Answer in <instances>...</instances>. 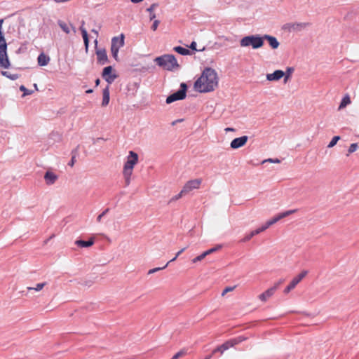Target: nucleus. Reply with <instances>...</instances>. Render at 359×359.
Returning <instances> with one entry per match:
<instances>
[{"label":"nucleus","mask_w":359,"mask_h":359,"mask_svg":"<svg viewBox=\"0 0 359 359\" xmlns=\"http://www.w3.org/2000/svg\"><path fill=\"white\" fill-rule=\"evenodd\" d=\"M1 49H7V43L3 33L0 34V50Z\"/></svg>","instance_id":"nucleus-34"},{"label":"nucleus","mask_w":359,"mask_h":359,"mask_svg":"<svg viewBox=\"0 0 359 359\" xmlns=\"http://www.w3.org/2000/svg\"><path fill=\"white\" fill-rule=\"evenodd\" d=\"M339 140H340V137L339 136H334V137H333L332 139L331 140V141L330 142V143L328 144L327 147L328 148L333 147L337 143V142Z\"/></svg>","instance_id":"nucleus-35"},{"label":"nucleus","mask_w":359,"mask_h":359,"mask_svg":"<svg viewBox=\"0 0 359 359\" xmlns=\"http://www.w3.org/2000/svg\"><path fill=\"white\" fill-rule=\"evenodd\" d=\"M124 34H121L119 36H114L111 39V48H117L119 50L124 46Z\"/></svg>","instance_id":"nucleus-14"},{"label":"nucleus","mask_w":359,"mask_h":359,"mask_svg":"<svg viewBox=\"0 0 359 359\" xmlns=\"http://www.w3.org/2000/svg\"><path fill=\"white\" fill-rule=\"evenodd\" d=\"M138 162V155L137 153L133 151H130L128 156H127V160L123 165V170L133 171L134 166Z\"/></svg>","instance_id":"nucleus-6"},{"label":"nucleus","mask_w":359,"mask_h":359,"mask_svg":"<svg viewBox=\"0 0 359 359\" xmlns=\"http://www.w3.org/2000/svg\"><path fill=\"white\" fill-rule=\"evenodd\" d=\"M358 149V144L357 143H352L348 149V154L346 156H348L350 154L355 152Z\"/></svg>","instance_id":"nucleus-32"},{"label":"nucleus","mask_w":359,"mask_h":359,"mask_svg":"<svg viewBox=\"0 0 359 359\" xmlns=\"http://www.w3.org/2000/svg\"><path fill=\"white\" fill-rule=\"evenodd\" d=\"M109 95V87L107 86L105 88L103 89L102 106L105 107L109 104L110 100Z\"/></svg>","instance_id":"nucleus-22"},{"label":"nucleus","mask_w":359,"mask_h":359,"mask_svg":"<svg viewBox=\"0 0 359 359\" xmlns=\"http://www.w3.org/2000/svg\"><path fill=\"white\" fill-rule=\"evenodd\" d=\"M284 282L283 279L279 280L276 283H275L273 287H276V290L278 289L280 285H281Z\"/></svg>","instance_id":"nucleus-49"},{"label":"nucleus","mask_w":359,"mask_h":359,"mask_svg":"<svg viewBox=\"0 0 359 359\" xmlns=\"http://www.w3.org/2000/svg\"><path fill=\"white\" fill-rule=\"evenodd\" d=\"M189 48L191 50H196V43L195 41H192L191 43L190 44V46H189Z\"/></svg>","instance_id":"nucleus-50"},{"label":"nucleus","mask_w":359,"mask_h":359,"mask_svg":"<svg viewBox=\"0 0 359 359\" xmlns=\"http://www.w3.org/2000/svg\"><path fill=\"white\" fill-rule=\"evenodd\" d=\"M76 162V155L73 154L71 161L69 162L68 165L71 167H72Z\"/></svg>","instance_id":"nucleus-47"},{"label":"nucleus","mask_w":359,"mask_h":359,"mask_svg":"<svg viewBox=\"0 0 359 359\" xmlns=\"http://www.w3.org/2000/svg\"><path fill=\"white\" fill-rule=\"evenodd\" d=\"M243 340H244V338L242 337H239L238 338L229 340V341H226L225 343H224L223 344H222L221 346H218L217 348H215L212 351V354H214L217 352H220L221 354H222L225 351L229 349L230 347H233L235 344H237L243 341Z\"/></svg>","instance_id":"nucleus-5"},{"label":"nucleus","mask_w":359,"mask_h":359,"mask_svg":"<svg viewBox=\"0 0 359 359\" xmlns=\"http://www.w3.org/2000/svg\"><path fill=\"white\" fill-rule=\"evenodd\" d=\"M201 183V179H194L189 180L184 185L182 188V192H185L186 194H187L194 189H198L200 188Z\"/></svg>","instance_id":"nucleus-9"},{"label":"nucleus","mask_w":359,"mask_h":359,"mask_svg":"<svg viewBox=\"0 0 359 359\" xmlns=\"http://www.w3.org/2000/svg\"><path fill=\"white\" fill-rule=\"evenodd\" d=\"M53 236L54 235L51 236L47 241H45V243H46L50 239L53 238Z\"/></svg>","instance_id":"nucleus-63"},{"label":"nucleus","mask_w":359,"mask_h":359,"mask_svg":"<svg viewBox=\"0 0 359 359\" xmlns=\"http://www.w3.org/2000/svg\"><path fill=\"white\" fill-rule=\"evenodd\" d=\"M280 220L278 215L272 218L271 219L267 221L265 224H264V226L266 229H267L270 226L273 225V224L276 223Z\"/></svg>","instance_id":"nucleus-30"},{"label":"nucleus","mask_w":359,"mask_h":359,"mask_svg":"<svg viewBox=\"0 0 359 359\" xmlns=\"http://www.w3.org/2000/svg\"><path fill=\"white\" fill-rule=\"evenodd\" d=\"M212 355L207 356L205 359H211Z\"/></svg>","instance_id":"nucleus-64"},{"label":"nucleus","mask_w":359,"mask_h":359,"mask_svg":"<svg viewBox=\"0 0 359 359\" xmlns=\"http://www.w3.org/2000/svg\"><path fill=\"white\" fill-rule=\"evenodd\" d=\"M248 140V137L246 135L235 138L231 141V142L230 144L231 148H232L233 149H238V148L244 146L246 144Z\"/></svg>","instance_id":"nucleus-12"},{"label":"nucleus","mask_w":359,"mask_h":359,"mask_svg":"<svg viewBox=\"0 0 359 359\" xmlns=\"http://www.w3.org/2000/svg\"><path fill=\"white\" fill-rule=\"evenodd\" d=\"M276 291V287H271L266 290L264 292L259 295V299L262 302H266L269 298L273 296Z\"/></svg>","instance_id":"nucleus-20"},{"label":"nucleus","mask_w":359,"mask_h":359,"mask_svg":"<svg viewBox=\"0 0 359 359\" xmlns=\"http://www.w3.org/2000/svg\"><path fill=\"white\" fill-rule=\"evenodd\" d=\"M263 45V38L258 34L244 36L240 41V46L241 47L251 46L253 49H258L262 47Z\"/></svg>","instance_id":"nucleus-3"},{"label":"nucleus","mask_w":359,"mask_h":359,"mask_svg":"<svg viewBox=\"0 0 359 359\" xmlns=\"http://www.w3.org/2000/svg\"><path fill=\"white\" fill-rule=\"evenodd\" d=\"M206 257V255L205 253L203 252L202 254H201L200 255L196 257L195 258H194L191 262L192 263L194 264H196L198 262H201L202 261L205 257Z\"/></svg>","instance_id":"nucleus-36"},{"label":"nucleus","mask_w":359,"mask_h":359,"mask_svg":"<svg viewBox=\"0 0 359 359\" xmlns=\"http://www.w3.org/2000/svg\"><path fill=\"white\" fill-rule=\"evenodd\" d=\"M155 18H156V15L154 13H151L150 15V20H153Z\"/></svg>","instance_id":"nucleus-54"},{"label":"nucleus","mask_w":359,"mask_h":359,"mask_svg":"<svg viewBox=\"0 0 359 359\" xmlns=\"http://www.w3.org/2000/svg\"><path fill=\"white\" fill-rule=\"evenodd\" d=\"M84 24H85V22L82 21L81 26L80 27L79 29H80L82 36H83L86 51L87 52L88 50V46H89V39H88V34L87 30L83 27Z\"/></svg>","instance_id":"nucleus-18"},{"label":"nucleus","mask_w":359,"mask_h":359,"mask_svg":"<svg viewBox=\"0 0 359 359\" xmlns=\"http://www.w3.org/2000/svg\"><path fill=\"white\" fill-rule=\"evenodd\" d=\"M112 67L107 66L104 68L102 76L103 79L109 83H112L114 80L116 79L117 75L115 74H112Z\"/></svg>","instance_id":"nucleus-10"},{"label":"nucleus","mask_w":359,"mask_h":359,"mask_svg":"<svg viewBox=\"0 0 359 359\" xmlns=\"http://www.w3.org/2000/svg\"><path fill=\"white\" fill-rule=\"evenodd\" d=\"M181 121H182V119H177V120L173 121L172 124L175 125V123H177L178 122H181Z\"/></svg>","instance_id":"nucleus-57"},{"label":"nucleus","mask_w":359,"mask_h":359,"mask_svg":"<svg viewBox=\"0 0 359 359\" xmlns=\"http://www.w3.org/2000/svg\"><path fill=\"white\" fill-rule=\"evenodd\" d=\"M75 244L81 248H88L94 244V238H90L89 241L77 240Z\"/></svg>","instance_id":"nucleus-23"},{"label":"nucleus","mask_w":359,"mask_h":359,"mask_svg":"<svg viewBox=\"0 0 359 359\" xmlns=\"http://www.w3.org/2000/svg\"><path fill=\"white\" fill-rule=\"evenodd\" d=\"M295 212H296V210H287V211H285V212L278 214V216L279 219H281L287 216H289L290 215H291Z\"/></svg>","instance_id":"nucleus-33"},{"label":"nucleus","mask_w":359,"mask_h":359,"mask_svg":"<svg viewBox=\"0 0 359 359\" xmlns=\"http://www.w3.org/2000/svg\"><path fill=\"white\" fill-rule=\"evenodd\" d=\"M262 38H263V41L264 40L268 41L269 46L273 49H276L278 48L280 43L278 42V41L277 40V39L275 36L268 35V34H264L262 36Z\"/></svg>","instance_id":"nucleus-16"},{"label":"nucleus","mask_w":359,"mask_h":359,"mask_svg":"<svg viewBox=\"0 0 359 359\" xmlns=\"http://www.w3.org/2000/svg\"><path fill=\"white\" fill-rule=\"evenodd\" d=\"M71 25V27H72V29H73L74 32L75 33V32H76L75 27H74V26H72V25Z\"/></svg>","instance_id":"nucleus-62"},{"label":"nucleus","mask_w":359,"mask_h":359,"mask_svg":"<svg viewBox=\"0 0 359 359\" xmlns=\"http://www.w3.org/2000/svg\"><path fill=\"white\" fill-rule=\"evenodd\" d=\"M156 6H157V4H151V5L150 6V7H149V8H148L147 9V11L148 12H149L150 13H151L153 12V11L155 9V8H156Z\"/></svg>","instance_id":"nucleus-48"},{"label":"nucleus","mask_w":359,"mask_h":359,"mask_svg":"<svg viewBox=\"0 0 359 359\" xmlns=\"http://www.w3.org/2000/svg\"><path fill=\"white\" fill-rule=\"evenodd\" d=\"M236 288V286L226 287L222 292V296H224L227 292L233 291Z\"/></svg>","instance_id":"nucleus-44"},{"label":"nucleus","mask_w":359,"mask_h":359,"mask_svg":"<svg viewBox=\"0 0 359 359\" xmlns=\"http://www.w3.org/2000/svg\"><path fill=\"white\" fill-rule=\"evenodd\" d=\"M130 1L133 4H137V3L141 2L142 1L141 0H130Z\"/></svg>","instance_id":"nucleus-56"},{"label":"nucleus","mask_w":359,"mask_h":359,"mask_svg":"<svg viewBox=\"0 0 359 359\" xmlns=\"http://www.w3.org/2000/svg\"><path fill=\"white\" fill-rule=\"evenodd\" d=\"M132 174L133 171L123 170V175L125 180L126 187H128L130 184Z\"/></svg>","instance_id":"nucleus-25"},{"label":"nucleus","mask_w":359,"mask_h":359,"mask_svg":"<svg viewBox=\"0 0 359 359\" xmlns=\"http://www.w3.org/2000/svg\"><path fill=\"white\" fill-rule=\"evenodd\" d=\"M310 25L311 23L309 22H290L285 24L284 25V29H287L289 32H299L305 29Z\"/></svg>","instance_id":"nucleus-7"},{"label":"nucleus","mask_w":359,"mask_h":359,"mask_svg":"<svg viewBox=\"0 0 359 359\" xmlns=\"http://www.w3.org/2000/svg\"><path fill=\"white\" fill-rule=\"evenodd\" d=\"M46 285V283L43 282V283H37L34 287H27V289L29 291L34 290L36 292H39V291H41Z\"/></svg>","instance_id":"nucleus-28"},{"label":"nucleus","mask_w":359,"mask_h":359,"mask_svg":"<svg viewBox=\"0 0 359 359\" xmlns=\"http://www.w3.org/2000/svg\"><path fill=\"white\" fill-rule=\"evenodd\" d=\"M93 93V90L92 89H89L88 90H86V93Z\"/></svg>","instance_id":"nucleus-61"},{"label":"nucleus","mask_w":359,"mask_h":359,"mask_svg":"<svg viewBox=\"0 0 359 359\" xmlns=\"http://www.w3.org/2000/svg\"><path fill=\"white\" fill-rule=\"evenodd\" d=\"M217 85L218 76L216 71L212 68H205L195 81L194 89L199 93H208L213 91Z\"/></svg>","instance_id":"nucleus-1"},{"label":"nucleus","mask_w":359,"mask_h":359,"mask_svg":"<svg viewBox=\"0 0 359 359\" xmlns=\"http://www.w3.org/2000/svg\"><path fill=\"white\" fill-rule=\"evenodd\" d=\"M58 176L53 172L48 170L45 172L44 180L47 185H52L57 180Z\"/></svg>","instance_id":"nucleus-15"},{"label":"nucleus","mask_w":359,"mask_h":359,"mask_svg":"<svg viewBox=\"0 0 359 359\" xmlns=\"http://www.w3.org/2000/svg\"><path fill=\"white\" fill-rule=\"evenodd\" d=\"M154 62L163 69L170 72H173L180 67L175 55L170 54H165L157 57L154 59Z\"/></svg>","instance_id":"nucleus-2"},{"label":"nucleus","mask_w":359,"mask_h":359,"mask_svg":"<svg viewBox=\"0 0 359 359\" xmlns=\"http://www.w3.org/2000/svg\"><path fill=\"white\" fill-rule=\"evenodd\" d=\"M91 32L94 33L97 36H98V32L96 29H93Z\"/></svg>","instance_id":"nucleus-55"},{"label":"nucleus","mask_w":359,"mask_h":359,"mask_svg":"<svg viewBox=\"0 0 359 359\" xmlns=\"http://www.w3.org/2000/svg\"><path fill=\"white\" fill-rule=\"evenodd\" d=\"M20 91L23 92V95L22 96L29 95H31L33 93L32 90H29L27 89L24 86H20Z\"/></svg>","instance_id":"nucleus-38"},{"label":"nucleus","mask_w":359,"mask_h":359,"mask_svg":"<svg viewBox=\"0 0 359 359\" xmlns=\"http://www.w3.org/2000/svg\"><path fill=\"white\" fill-rule=\"evenodd\" d=\"M187 90V84L185 83H182L180 84V89L179 90L168 96L166 98V103L170 104L175 101L184 99L186 97Z\"/></svg>","instance_id":"nucleus-4"},{"label":"nucleus","mask_w":359,"mask_h":359,"mask_svg":"<svg viewBox=\"0 0 359 359\" xmlns=\"http://www.w3.org/2000/svg\"><path fill=\"white\" fill-rule=\"evenodd\" d=\"M294 69L292 67H287L286 69V72L284 75V82L286 83L287 80L290 79L292 73L293 72Z\"/></svg>","instance_id":"nucleus-31"},{"label":"nucleus","mask_w":359,"mask_h":359,"mask_svg":"<svg viewBox=\"0 0 359 359\" xmlns=\"http://www.w3.org/2000/svg\"><path fill=\"white\" fill-rule=\"evenodd\" d=\"M7 49L0 50V67L8 69L9 68L11 63L8 57Z\"/></svg>","instance_id":"nucleus-13"},{"label":"nucleus","mask_w":359,"mask_h":359,"mask_svg":"<svg viewBox=\"0 0 359 359\" xmlns=\"http://www.w3.org/2000/svg\"><path fill=\"white\" fill-rule=\"evenodd\" d=\"M233 130H234V129L232 128H225V131H226V132L227 131H233Z\"/></svg>","instance_id":"nucleus-58"},{"label":"nucleus","mask_w":359,"mask_h":359,"mask_svg":"<svg viewBox=\"0 0 359 359\" xmlns=\"http://www.w3.org/2000/svg\"><path fill=\"white\" fill-rule=\"evenodd\" d=\"M118 51L119 50L117 49V48H111V52L113 57L115 59V60L118 61Z\"/></svg>","instance_id":"nucleus-37"},{"label":"nucleus","mask_w":359,"mask_h":359,"mask_svg":"<svg viewBox=\"0 0 359 359\" xmlns=\"http://www.w3.org/2000/svg\"><path fill=\"white\" fill-rule=\"evenodd\" d=\"M1 74L12 81H15L19 78V75L18 74H11L6 71H2Z\"/></svg>","instance_id":"nucleus-29"},{"label":"nucleus","mask_w":359,"mask_h":359,"mask_svg":"<svg viewBox=\"0 0 359 359\" xmlns=\"http://www.w3.org/2000/svg\"><path fill=\"white\" fill-rule=\"evenodd\" d=\"M51 137H56L58 140H60V135L57 133H53L50 135Z\"/></svg>","instance_id":"nucleus-52"},{"label":"nucleus","mask_w":359,"mask_h":359,"mask_svg":"<svg viewBox=\"0 0 359 359\" xmlns=\"http://www.w3.org/2000/svg\"><path fill=\"white\" fill-rule=\"evenodd\" d=\"M159 22H160L158 20H155L154 21V22H153L152 26H151V29L154 30V31L156 30L157 28H158V26L159 25Z\"/></svg>","instance_id":"nucleus-46"},{"label":"nucleus","mask_w":359,"mask_h":359,"mask_svg":"<svg viewBox=\"0 0 359 359\" xmlns=\"http://www.w3.org/2000/svg\"><path fill=\"white\" fill-rule=\"evenodd\" d=\"M109 209L107 208L100 215H99L97 217V222H100L102 220V218L109 212Z\"/></svg>","instance_id":"nucleus-43"},{"label":"nucleus","mask_w":359,"mask_h":359,"mask_svg":"<svg viewBox=\"0 0 359 359\" xmlns=\"http://www.w3.org/2000/svg\"><path fill=\"white\" fill-rule=\"evenodd\" d=\"M307 271H302L299 275L295 276L290 283V284L285 288L284 293L288 294L292 290H293L297 285L307 275Z\"/></svg>","instance_id":"nucleus-8"},{"label":"nucleus","mask_w":359,"mask_h":359,"mask_svg":"<svg viewBox=\"0 0 359 359\" xmlns=\"http://www.w3.org/2000/svg\"><path fill=\"white\" fill-rule=\"evenodd\" d=\"M183 195H186V193L185 192H182V189L181 191L178 194H177V195L174 196L173 197H172V198L170 199V202L177 201Z\"/></svg>","instance_id":"nucleus-40"},{"label":"nucleus","mask_w":359,"mask_h":359,"mask_svg":"<svg viewBox=\"0 0 359 359\" xmlns=\"http://www.w3.org/2000/svg\"><path fill=\"white\" fill-rule=\"evenodd\" d=\"M37 62L39 66H46L50 62V57L45 53H41L37 57Z\"/></svg>","instance_id":"nucleus-21"},{"label":"nucleus","mask_w":359,"mask_h":359,"mask_svg":"<svg viewBox=\"0 0 359 359\" xmlns=\"http://www.w3.org/2000/svg\"><path fill=\"white\" fill-rule=\"evenodd\" d=\"M186 250V248H184L181 249L175 255V258H177L184 250Z\"/></svg>","instance_id":"nucleus-51"},{"label":"nucleus","mask_w":359,"mask_h":359,"mask_svg":"<svg viewBox=\"0 0 359 359\" xmlns=\"http://www.w3.org/2000/svg\"><path fill=\"white\" fill-rule=\"evenodd\" d=\"M174 50L182 55H188L190 54V50L182 46H176Z\"/></svg>","instance_id":"nucleus-27"},{"label":"nucleus","mask_w":359,"mask_h":359,"mask_svg":"<svg viewBox=\"0 0 359 359\" xmlns=\"http://www.w3.org/2000/svg\"><path fill=\"white\" fill-rule=\"evenodd\" d=\"M57 25H59V27L62 29V30L64 32H65L66 34L70 33V31H71L70 27L66 22H65L62 20H59L57 21Z\"/></svg>","instance_id":"nucleus-26"},{"label":"nucleus","mask_w":359,"mask_h":359,"mask_svg":"<svg viewBox=\"0 0 359 359\" xmlns=\"http://www.w3.org/2000/svg\"><path fill=\"white\" fill-rule=\"evenodd\" d=\"M186 352L184 351H180L179 352L176 353L171 359H178L179 358L184 355Z\"/></svg>","instance_id":"nucleus-42"},{"label":"nucleus","mask_w":359,"mask_h":359,"mask_svg":"<svg viewBox=\"0 0 359 359\" xmlns=\"http://www.w3.org/2000/svg\"><path fill=\"white\" fill-rule=\"evenodd\" d=\"M168 265V263H167L163 267H156V268H154V269H151L150 270H149L148 271V274H152V273H154L160 270H162V269H165Z\"/></svg>","instance_id":"nucleus-39"},{"label":"nucleus","mask_w":359,"mask_h":359,"mask_svg":"<svg viewBox=\"0 0 359 359\" xmlns=\"http://www.w3.org/2000/svg\"><path fill=\"white\" fill-rule=\"evenodd\" d=\"M3 22H4V20H3V19H1V20H0V34H1V33H2V32H1V29H2V24H3Z\"/></svg>","instance_id":"nucleus-53"},{"label":"nucleus","mask_w":359,"mask_h":359,"mask_svg":"<svg viewBox=\"0 0 359 359\" xmlns=\"http://www.w3.org/2000/svg\"><path fill=\"white\" fill-rule=\"evenodd\" d=\"M95 53L97 63L104 65L108 62L109 60L105 48H96Z\"/></svg>","instance_id":"nucleus-11"},{"label":"nucleus","mask_w":359,"mask_h":359,"mask_svg":"<svg viewBox=\"0 0 359 359\" xmlns=\"http://www.w3.org/2000/svg\"><path fill=\"white\" fill-rule=\"evenodd\" d=\"M285 75V72L282 70H276L272 74H266V79L268 81H278L282 77H283Z\"/></svg>","instance_id":"nucleus-19"},{"label":"nucleus","mask_w":359,"mask_h":359,"mask_svg":"<svg viewBox=\"0 0 359 359\" xmlns=\"http://www.w3.org/2000/svg\"><path fill=\"white\" fill-rule=\"evenodd\" d=\"M266 162L279 163L280 162V161L278 158H268V159L264 160L262 163H264Z\"/></svg>","instance_id":"nucleus-45"},{"label":"nucleus","mask_w":359,"mask_h":359,"mask_svg":"<svg viewBox=\"0 0 359 359\" xmlns=\"http://www.w3.org/2000/svg\"><path fill=\"white\" fill-rule=\"evenodd\" d=\"M176 259H177V258H175V257H172V259L171 260H170L168 263L169 264V263H170V262H174Z\"/></svg>","instance_id":"nucleus-60"},{"label":"nucleus","mask_w":359,"mask_h":359,"mask_svg":"<svg viewBox=\"0 0 359 359\" xmlns=\"http://www.w3.org/2000/svg\"><path fill=\"white\" fill-rule=\"evenodd\" d=\"M351 102L350 96L346 94L341 100L338 110H341Z\"/></svg>","instance_id":"nucleus-24"},{"label":"nucleus","mask_w":359,"mask_h":359,"mask_svg":"<svg viewBox=\"0 0 359 359\" xmlns=\"http://www.w3.org/2000/svg\"><path fill=\"white\" fill-rule=\"evenodd\" d=\"M265 230H266L265 229V227L264 226V225H262L261 227L254 230V231H252L250 233L245 235L244 236L243 238H242L241 240V242L242 243H245V242H248V241H250L254 236L257 235V234H259L262 231H264Z\"/></svg>","instance_id":"nucleus-17"},{"label":"nucleus","mask_w":359,"mask_h":359,"mask_svg":"<svg viewBox=\"0 0 359 359\" xmlns=\"http://www.w3.org/2000/svg\"><path fill=\"white\" fill-rule=\"evenodd\" d=\"M220 248H221V245H217V247L210 248V249L205 251L204 252L205 253L206 256H208V255L213 253L214 252L217 251Z\"/></svg>","instance_id":"nucleus-41"},{"label":"nucleus","mask_w":359,"mask_h":359,"mask_svg":"<svg viewBox=\"0 0 359 359\" xmlns=\"http://www.w3.org/2000/svg\"><path fill=\"white\" fill-rule=\"evenodd\" d=\"M95 84H96V86H98L100 84V79H96Z\"/></svg>","instance_id":"nucleus-59"}]
</instances>
